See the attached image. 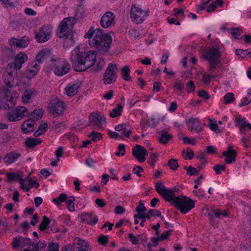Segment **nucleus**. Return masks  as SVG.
Segmentation results:
<instances>
[{
  "instance_id": "1",
  "label": "nucleus",
  "mask_w": 251,
  "mask_h": 251,
  "mask_svg": "<svg viewBox=\"0 0 251 251\" xmlns=\"http://www.w3.org/2000/svg\"><path fill=\"white\" fill-rule=\"evenodd\" d=\"M70 60L75 71H84L92 67L96 61V52L81 50L77 47L72 51Z\"/></svg>"
},
{
  "instance_id": "2",
  "label": "nucleus",
  "mask_w": 251,
  "mask_h": 251,
  "mask_svg": "<svg viewBox=\"0 0 251 251\" xmlns=\"http://www.w3.org/2000/svg\"><path fill=\"white\" fill-rule=\"evenodd\" d=\"M89 39V45L95 47L102 55L106 54L110 49L112 37L108 34H103L100 28L90 29L84 35Z\"/></svg>"
},
{
  "instance_id": "3",
  "label": "nucleus",
  "mask_w": 251,
  "mask_h": 251,
  "mask_svg": "<svg viewBox=\"0 0 251 251\" xmlns=\"http://www.w3.org/2000/svg\"><path fill=\"white\" fill-rule=\"evenodd\" d=\"M16 100L13 97L7 99L2 105L4 109L8 111L6 113L7 118L11 122H16L20 121L28 115L29 113L26 108L24 106H18L14 109Z\"/></svg>"
},
{
  "instance_id": "4",
  "label": "nucleus",
  "mask_w": 251,
  "mask_h": 251,
  "mask_svg": "<svg viewBox=\"0 0 251 251\" xmlns=\"http://www.w3.org/2000/svg\"><path fill=\"white\" fill-rule=\"evenodd\" d=\"M221 53L218 47L210 48L205 52L204 58L209 62V72L210 73L216 68L221 67Z\"/></svg>"
},
{
  "instance_id": "5",
  "label": "nucleus",
  "mask_w": 251,
  "mask_h": 251,
  "mask_svg": "<svg viewBox=\"0 0 251 251\" xmlns=\"http://www.w3.org/2000/svg\"><path fill=\"white\" fill-rule=\"evenodd\" d=\"M172 203L176 207L178 208L180 211L186 214L195 206V203L193 201L189 198L183 196L176 197L171 201Z\"/></svg>"
},
{
  "instance_id": "6",
  "label": "nucleus",
  "mask_w": 251,
  "mask_h": 251,
  "mask_svg": "<svg viewBox=\"0 0 251 251\" xmlns=\"http://www.w3.org/2000/svg\"><path fill=\"white\" fill-rule=\"evenodd\" d=\"M54 74L58 76H62L68 73L70 69L71 65L64 58L55 57L50 65Z\"/></svg>"
},
{
  "instance_id": "7",
  "label": "nucleus",
  "mask_w": 251,
  "mask_h": 251,
  "mask_svg": "<svg viewBox=\"0 0 251 251\" xmlns=\"http://www.w3.org/2000/svg\"><path fill=\"white\" fill-rule=\"evenodd\" d=\"M75 20L72 18H66L60 23L57 29V34L58 37L63 38L70 35L73 32V28Z\"/></svg>"
},
{
  "instance_id": "8",
  "label": "nucleus",
  "mask_w": 251,
  "mask_h": 251,
  "mask_svg": "<svg viewBox=\"0 0 251 251\" xmlns=\"http://www.w3.org/2000/svg\"><path fill=\"white\" fill-rule=\"evenodd\" d=\"M149 16V12L142 10L139 6L132 5L130 9V17L137 24L143 23Z\"/></svg>"
},
{
  "instance_id": "9",
  "label": "nucleus",
  "mask_w": 251,
  "mask_h": 251,
  "mask_svg": "<svg viewBox=\"0 0 251 251\" xmlns=\"http://www.w3.org/2000/svg\"><path fill=\"white\" fill-rule=\"evenodd\" d=\"M118 68L114 63H110L103 75V81L105 84L115 82L117 77Z\"/></svg>"
},
{
  "instance_id": "10",
  "label": "nucleus",
  "mask_w": 251,
  "mask_h": 251,
  "mask_svg": "<svg viewBox=\"0 0 251 251\" xmlns=\"http://www.w3.org/2000/svg\"><path fill=\"white\" fill-rule=\"evenodd\" d=\"M155 190L157 192L167 201H171L175 197L174 192L170 188L166 187L162 183H155Z\"/></svg>"
},
{
  "instance_id": "11",
  "label": "nucleus",
  "mask_w": 251,
  "mask_h": 251,
  "mask_svg": "<svg viewBox=\"0 0 251 251\" xmlns=\"http://www.w3.org/2000/svg\"><path fill=\"white\" fill-rule=\"evenodd\" d=\"M27 55L23 52L19 53L15 55L13 62H10L7 65L8 69H13L15 71L19 70L23 64L27 60Z\"/></svg>"
},
{
  "instance_id": "12",
  "label": "nucleus",
  "mask_w": 251,
  "mask_h": 251,
  "mask_svg": "<svg viewBox=\"0 0 251 251\" xmlns=\"http://www.w3.org/2000/svg\"><path fill=\"white\" fill-rule=\"evenodd\" d=\"M51 32V28L48 25H44L36 33L35 38L40 43H44L50 39Z\"/></svg>"
},
{
  "instance_id": "13",
  "label": "nucleus",
  "mask_w": 251,
  "mask_h": 251,
  "mask_svg": "<svg viewBox=\"0 0 251 251\" xmlns=\"http://www.w3.org/2000/svg\"><path fill=\"white\" fill-rule=\"evenodd\" d=\"M55 56L52 54L51 51L48 49H44L38 52L36 56V61L39 63H42L45 61L48 62L49 65L51 62L53 61Z\"/></svg>"
},
{
  "instance_id": "14",
  "label": "nucleus",
  "mask_w": 251,
  "mask_h": 251,
  "mask_svg": "<svg viewBox=\"0 0 251 251\" xmlns=\"http://www.w3.org/2000/svg\"><path fill=\"white\" fill-rule=\"evenodd\" d=\"M89 124L91 126L99 129H103L105 124V118L100 114L93 113L89 117Z\"/></svg>"
},
{
  "instance_id": "15",
  "label": "nucleus",
  "mask_w": 251,
  "mask_h": 251,
  "mask_svg": "<svg viewBox=\"0 0 251 251\" xmlns=\"http://www.w3.org/2000/svg\"><path fill=\"white\" fill-rule=\"evenodd\" d=\"M186 125L188 129L191 131L200 133L202 130L200 120L198 118L192 117L186 120Z\"/></svg>"
},
{
  "instance_id": "16",
  "label": "nucleus",
  "mask_w": 251,
  "mask_h": 251,
  "mask_svg": "<svg viewBox=\"0 0 251 251\" xmlns=\"http://www.w3.org/2000/svg\"><path fill=\"white\" fill-rule=\"evenodd\" d=\"M49 108L50 113L57 116L60 115L63 112L65 105L63 102L56 99L50 102Z\"/></svg>"
},
{
  "instance_id": "17",
  "label": "nucleus",
  "mask_w": 251,
  "mask_h": 251,
  "mask_svg": "<svg viewBox=\"0 0 251 251\" xmlns=\"http://www.w3.org/2000/svg\"><path fill=\"white\" fill-rule=\"evenodd\" d=\"M132 154L140 162H143L146 160V156L148 153L143 147L136 145L132 149Z\"/></svg>"
},
{
  "instance_id": "18",
  "label": "nucleus",
  "mask_w": 251,
  "mask_h": 251,
  "mask_svg": "<svg viewBox=\"0 0 251 251\" xmlns=\"http://www.w3.org/2000/svg\"><path fill=\"white\" fill-rule=\"evenodd\" d=\"M33 242L29 238L19 237L15 238L12 242L14 248H17L20 246L21 247H27V249H32Z\"/></svg>"
},
{
  "instance_id": "19",
  "label": "nucleus",
  "mask_w": 251,
  "mask_h": 251,
  "mask_svg": "<svg viewBox=\"0 0 251 251\" xmlns=\"http://www.w3.org/2000/svg\"><path fill=\"white\" fill-rule=\"evenodd\" d=\"M115 16L111 12L104 13L100 19V25L103 28H107L114 23Z\"/></svg>"
},
{
  "instance_id": "20",
  "label": "nucleus",
  "mask_w": 251,
  "mask_h": 251,
  "mask_svg": "<svg viewBox=\"0 0 251 251\" xmlns=\"http://www.w3.org/2000/svg\"><path fill=\"white\" fill-rule=\"evenodd\" d=\"M16 72L13 69H8L7 67L3 74V78L4 84L9 87L13 86L14 77Z\"/></svg>"
},
{
  "instance_id": "21",
  "label": "nucleus",
  "mask_w": 251,
  "mask_h": 251,
  "mask_svg": "<svg viewBox=\"0 0 251 251\" xmlns=\"http://www.w3.org/2000/svg\"><path fill=\"white\" fill-rule=\"evenodd\" d=\"M29 39L27 36H24L21 39L12 38L9 41L11 46H14L19 48H25L29 44Z\"/></svg>"
},
{
  "instance_id": "22",
  "label": "nucleus",
  "mask_w": 251,
  "mask_h": 251,
  "mask_svg": "<svg viewBox=\"0 0 251 251\" xmlns=\"http://www.w3.org/2000/svg\"><path fill=\"white\" fill-rule=\"evenodd\" d=\"M79 87L80 83L78 82L70 83L65 87V93L67 96L73 97L77 93Z\"/></svg>"
},
{
  "instance_id": "23",
  "label": "nucleus",
  "mask_w": 251,
  "mask_h": 251,
  "mask_svg": "<svg viewBox=\"0 0 251 251\" xmlns=\"http://www.w3.org/2000/svg\"><path fill=\"white\" fill-rule=\"evenodd\" d=\"M223 154L226 157L225 159V161L226 163L228 164L235 161V157L237 155L235 151L232 149V147L230 146L227 147V151L223 152Z\"/></svg>"
},
{
  "instance_id": "24",
  "label": "nucleus",
  "mask_w": 251,
  "mask_h": 251,
  "mask_svg": "<svg viewBox=\"0 0 251 251\" xmlns=\"http://www.w3.org/2000/svg\"><path fill=\"white\" fill-rule=\"evenodd\" d=\"M237 126L239 127L241 132L243 134L248 129L251 130V124L245 119L239 118L237 119Z\"/></svg>"
},
{
  "instance_id": "25",
  "label": "nucleus",
  "mask_w": 251,
  "mask_h": 251,
  "mask_svg": "<svg viewBox=\"0 0 251 251\" xmlns=\"http://www.w3.org/2000/svg\"><path fill=\"white\" fill-rule=\"evenodd\" d=\"M74 245L76 249L79 251H86L89 248L87 242L79 238H76L74 240Z\"/></svg>"
},
{
  "instance_id": "26",
  "label": "nucleus",
  "mask_w": 251,
  "mask_h": 251,
  "mask_svg": "<svg viewBox=\"0 0 251 251\" xmlns=\"http://www.w3.org/2000/svg\"><path fill=\"white\" fill-rule=\"evenodd\" d=\"M20 156L19 153L12 151L7 153L3 160L7 165H9L16 161Z\"/></svg>"
},
{
  "instance_id": "27",
  "label": "nucleus",
  "mask_w": 251,
  "mask_h": 251,
  "mask_svg": "<svg viewBox=\"0 0 251 251\" xmlns=\"http://www.w3.org/2000/svg\"><path fill=\"white\" fill-rule=\"evenodd\" d=\"M34 121L29 119L24 122L22 125V131L25 133L31 132L34 130Z\"/></svg>"
},
{
  "instance_id": "28",
  "label": "nucleus",
  "mask_w": 251,
  "mask_h": 251,
  "mask_svg": "<svg viewBox=\"0 0 251 251\" xmlns=\"http://www.w3.org/2000/svg\"><path fill=\"white\" fill-rule=\"evenodd\" d=\"M34 92L35 91L33 89H30L26 90L24 92L22 97L23 102L24 103H27L29 102L32 97L34 96Z\"/></svg>"
},
{
  "instance_id": "29",
  "label": "nucleus",
  "mask_w": 251,
  "mask_h": 251,
  "mask_svg": "<svg viewBox=\"0 0 251 251\" xmlns=\"http://www.w3.org/2000/svg\"><path fill=\"white\" fill-rule=\"evenodd\" d=\"M146 210L147 209L144 206L143 201H140L139 205L136 208L137 214L134 216V219L142 218V215H145Z\"/></svg>"
},
{
  "instance_id": "30",
  "label": "nucleus",
  "mask_w": 251,
  "mask_h": 251,
  "mask_svg": "<svg viewBox=\"0 0 251 251\" xmlns=\"http://www.w3.org/2000/svg\"><path fill=\"white\" fill-rule=\"evenodd\" d=\"M237 56L241 59L251 57V49L243 50L242 49H237L235 51Z\"/></svg>"
},
{
  "instance_id": "31",
  "label": "nucleus",
  "mask_w": 251,
  "mask_h": 251,
  "mask_svg": "<svg viewBox=\"0 0 251 251\" xmlns=\"http://www.w3.org/2000/svg\"><path fill=\"white\" fill-rule=\"evenodd\" d=\"M88 224L91 225H95L98 222L97 217L93 213H85L83 215Z\"/></svg>"
},
{
  "instance_id": "32",
  "label": "nucleus",
  "mask_w": 251,
  "mask_h": 251,
  "mask_svg": "<svg viewBox=\"0 0 251 251\" xmlns=\"http://www.w3.org/2000/svg\"><path fill=\"white\" fill-rule=\"evenodd\" d=\"M46 247V243L44 241L39 242L38 244L33 243L32 249H25L24 251H38L39 249H45Z\"/></svg>"
},
{
  "instance_id": "33",
  "label": "nucleus",
  "mask_w": 251,
  "mask_h": 251,
  "mask_svg": "<svg viewBox=\"0 0 251 251\" xmlns=\"http://www.w3.org/2000/svg\"><path fill=\"white\" fill-rule=\"evenodd\" d=\"M172 138V135L166 131H162L158 140L159 142L163 144H167Z\"/></svg>"
},
{
  "instance_id": "34",
  "label": "nucleus",
  "mask_w": 251,
  "mask_h": 251,
  "mask_svg": "<svg viewBox=\"0 0 251 251\" xmlns=\"http://www.w3.org/2000/svg\"><path fill=\"white\" fill-rule=\"evenodd\" d=\"M22 173H8L7 174V177L9 181L17 180L20 182L22 180Z\"/></svg>"
},
{
  "instance_id": "35",
  "label": "nucleus",
  "mask_w": 251,
  "mask_h": 251,
  "mask_svg": "<svg viewBox=\"0 0 251 251\" xmlns=\"http://www.w3.org/2000/svg\"><path fill=\"white\" fill-rule=\"evenodd\" d=\"M123 106L121 104H118L117 107L113 108L110 112V116L112 118L116 117L121 115L123 110Z\"/></svg>"
},
{
  "instance_id": "36",
  "label": "nucleus",
  "mask_w": 251,
  "mask_h": 251,
  "mask_svg": "<svg viewBox=\"0 0 251 251\" xmlns=\"http://www.w3.org/2000/svg\"><path fill=\"white\" fill-rule=\"evenodd\" d=\"M122 76L123 78L126 80L129 81L131 79V77L129 76L130 70L128 66H126L123 67L121 70Z\"/></svg>"
},
{
  "instance_id": "37",
  "label": "nucleus",
  "mask_w": 251,
  "mask_h": 251,
  "mask_svg": "<svg viewBox=\"0 0 251 251\" xmlns=\"http://www.w3.org/2000/svg\"><path fill=\"white\" fill-rule=\"evenodd\" d=\"M75 201L74 197H67L65 202L68 205V208L70 211L73 212L75 210V206L74 201Z\"/></svg>"
},
{
  "instance_id": "38",
  "label": "nucleus",
  "mask_w": 251,
  "mask_h": 251,
  "mask_svg": "<svg viewBox=\"0 0 251 251\" xmlns=\"http://www.w3.org/2000/svg\"><path fill=\"white\" fill-rule=\"evenodd\" d=\"M41 143V141L35 138H28L25 142L26 146L31 148L39 145Z\"/></svg>"
},
{
  "instance_id": "39",
  "label": "nucleus",
  "mask_w": 251,
  "mask_h": 251,
  "mask_svg": "<svg viewBox=\"0 0 251 251\" xmlns=\"http://www.w3.org/2000/svg\"><path fill=\"white\" fill-rule=\"evenodd\" d=\"M145 215L147 219L150 220L152 216L161 217V212L158 210L151 209L146 213Z\"/></svg>"
},
{
  "instance_id": "40",
  "label": "nucleus",
  "mask_w": 251,
  "mask_h": 251,
  "mask_svg": "<svg viewBox=\"0 0 251 251\" xmlns=\"http://www.w3.org/2000/svg\"><path fill=\"white\" fill-rule=\"evenodd\" d=\"M47 127L48 124L47 123H44V124L40 125L38 127V130L34 132V136L36 137L44 134L45 132Z\"/></svg>"
},
{
  "instance_id": "41",
  "label": "nucleus",
  "mask_w": 251,
  "mask_h": 251,
  "mask_svg": "<svg viewBox=\"0 0 251 251\" xmlns=\"http://www.w3.org/2000/svg\"><path fill=\"white\" fill-rule=\"evenodd\" d=\"M234 100L235 98L232 93H228L224 97V103L226 104L230 103Z\"/></svg>"
},
{
  "instance_id": "42",
  "label": "nucleus",
  "mask_w": 251,
  "mask_h": 251,
  "mask_svg": "<svg viewBox=\"0 0 251 251\" xmlns=\"http://www.w3.org/2000/svg\"><path fill=\"white\" fill-rule=\"evenodd\" d=\"M67 195L64 193L61 194L57 198L53 199L52 201L57 205H60L62 202H65Z\"/></svg>"
},
{
  "instance_id": "43",
  "label": "nucleus",
  "mask_w": 251,
  "mask_h": 251,
  "mask_svg": "<svg viewBox=\"0 0 251 251\" xmlns=\"http://www.w3.org/2000/svg\"><path fill=\"white\" fill-rule=\"evenodd\" d=\"M43 112L40 109H38L33 111L31 114V118L33 119L32 120H33L34 121L39 119L40 118H41Z\"/></svg>"
},
{
  "instance_id": "44",
  "label": "nucleus",
  "mask_w": 251,
  "mask_h": 251,
  "mask_svg": "<svg viewBox=\"0 0 251 251\" xmlns=\"http://www.w3.org/2000/svg\"><path fill=\"white\" fill-rule=\"evenodd\" d=\"M89 137L91 138L93 141L96 142L102 138V135L100 133L93 131L89 134Z\"/></svg>"
},
{
  "instance_id": "45",
  "label": "nucleus",
  "mask_w": 251,
  "mask_h": 251,
  "mask_svg": "<svg viewBox=\"0 0 251 251\" xmlns=\"http://www.w3.org/2000/svg\"><path fill=\"white\" fill-rule=\"evenodd\" d=\"M50 223L49 219L45 216L43 217V220L39 226V229L41 231L44 230Z\"/></svg>"
},
{
  "instance_id": "46",
  "label": "nucleus",
  "mask_w": 251,
  "mask_h": 251,
  "mask_svg": "<svg viewBox=\"0 0 251 251\" xmlns=\"http://www.w3.org/2000/svg\"><path fill=\"white\" fill-rule=\"evenodd\" d=\"M182 155L185 159H191L194 156V153L191 150H187L182 151Z\"/></svg>"
},
{
  "instance_id": "47",
  "label": "nucleus",
  "mask_w": 251,
  "mask_h": 251,
  "mask_svg": "<svg viewBox=\"0 0 251 251\" xmlns=\"http://www.w3.org/2000/svg\"><path fill=\"white\" fill-rule=\"evenodd\" d=\"M168 166L170 167V168L173 170H176L178 167V164L177 162V160L175 159H171L169 160Z\"/></svg>"
},
{
  "instance_id": "48",
  "label": "nucleus",
  "mask_w": 251,
  "mask_h": 251,
  "mask_svg": "<svg viewBox=\"0 0 251 251\" xmlns=\"http://www.w3.org/2000/svg\"><path fill=\"white\" fill-rule=\"evenodd\" d=\"M99 243L100 245L105 246L108 241V236L107 235H100L98 239Z\"/></svg>"
},
{
  "instance_id": "49",
  "label": "nucleus",
  "mask_w": 251,
  "mask_h": 251,
  "mask_svg": "<svg viewBox=\"0 0 251 251\" xmlns=\"http://www.w3.org/2000/svg\"><path fill=\"white\" fill-rule=\"evenodd\" d=\"M243 31L239 28H232L230 29V33L236 38L242 33Z\"/></svg>"
},
{
  "instance_id": "50",
  "label": "nucleus",
  "mask_w": 251,
  "mask_h": 251,
  "mask_svg": "<svg viewBox=\"0 0 251 251\" xmlns=\"http://www.w3.org/2000/svg\"><path fill=\"white\" fill-rule=\"evenodd\" d=\"M213 168L216 172L217 175H220L221 174L222 171L225 170L226 166L224 165H217L214 166Z\"/></svg>"
},
{
  "instance_id": "51",
  "label": "nucleus",
  "mask_w": 251,
  "mask_h": 251,
  "mask_svg": "<svg viewBox=\"0 0 251 251\" xmlns=\"http://www.w3.org/2000/svg\"><path fill=\"white\" fill-rule=\"evenodd\" d=\"M222 211L219 209L214 210L208 213V216L210 218H213L214 216L216 218H220L221 215Z\"/></svg>"
},
{
  "instance_id": "52",
  "label": "nucleus",
  "mask_w": 251,
  "mask_h": 251,
  "mask_svg": "<svg viewBox=\"0 0 251 251\" xmlns=\"http://www.w3.org/2000/svg\"><path fill=\"white\" fill-rule=\"evenodd\" d=\"M65 128V125L62 122L54 123L53 126V129L57 131H59Z\"/></svg>"
},
{
  "instance_id": "53",
  "label": "nucleus",
  "mask_w": 251,
  "mask_h": 251,
  "mask_svg": "<svg viewBox=\"0 0 251 251\" xmlns=\"http://www.w3.org/2000/svg\"><path fill=\"white\" fill-rule=\"evenodd\" d=\"M185 169L187 173L190 176L198 174L199 171V170H197L196 168L191 167H185Z\"/></svg>"
},
{
  "instance_id": "54",
  "label": "nucleus",
  "mask_w": 251,
  "mask_h": 251,
  "mask_svg": "<svg viewBox=\"0 0 251 251\" xmlns=\"http://www.w3.org/2000/svg\"><path fill=\"white\" fill-rule=\"evenodd\" d=\"M38 73L37 71V70H33L32 69H30L28 71V72L26 73V76L29 79L32 78L33 77H34Z\"/></svg>"
},
{
  "instance_id": "55",
  "label": "nucleus",
  "mask_w": 251,
  "mask_h": 251,
  "mask_svg": "<svg viewBox=\"0 0 251 251\" xmlns=\"http://www.w3.org/2000/svg\"><path fill=\"white\" fill-rule=\"evenodd\" d=\"M26 179H28V184L31 187L38 188L39 186V184L37 182L36 180H32L31 178H29L28 176L27 177Z\"/></svg>"
},
{
  "instance_id": "56",
  "label": "nucleus",
  "mask_w": 251,
  "mask_h": 251,
  "mask_svg": "<svg viewBox=\"0 0 251 251\" xmlns=\"http://www.w3.org/2000/svg\"><path fill=\"white\" fill-rule=\"evenodd\" d=\"M172 231V230L171 229L166 231V232H164L161 236L158 237V239L160 240H163L167 239L170 235L171 232Z\"/></svg>"
},
{
  "instance_id": "57",
  "label": "nucleus",
  "mask_w": 251,
  "mask_h": 251,
  "mask_svg": "<svg viewBox=\"0 0 251 251\" xmlns=\"http://www.w3.org/2000/svg\"><path fill=\"white\" fill-rule=\"evenodd\" d=\"M105 64L104 60L102 58H100L97 62V68L96 70L97 71L100 70L104 66Z\"/></svg>"
},
{
  "instance_id": "58",
  "label": "nucleus",
  "mask_w": 251,
  "mask_h": 251,
  "mask_svg": "<svg viewBox=\"0 0 251 251\" xmlns=\"http://www.w3.org/2000/svg\"><path fill=\"white\" fill-rule=\"evenodd\" d=\"M156 156L155 154L152 153L150 155L149 160L148 161V164L150 166H153L154 163L156 162Z\"/></svg>"
},
{
  "instance_id": "59",
  "label": "nucleus",
  "mask_w": 251,
  "mask_h": 251,
  "mask_svg": "<svg viewBox=\"0 0 251 251\" xmlns=\"http://www.w3.org/2000/svg\"><path fill=\"white\" fill-rule=\"evenodd\" d=\"M129 34L131 36L134 38H138L141 36L139 31L134 29H132L129 30Z\"/></svg>"
},
{
  "instance_id": "60",
  "label": "nucleus",
  "mask_w": 251,
  "mask_h": 251,
  "mask_svg": "<svg viewBox=\"0 0 251 251\" xmlns=\"http://www.w3.org/2000/svg\"><path fill=\"white\" fill-rule=\"evenodd\" d=\"M48 248V251H59L58 245L53 243L50 244Z\"/></svg>"
},
{
  "instance_id": "61",
  "label": "nucleus",
  "mask_w": 251,
  "mask_h": 251,
  "mask_svg": "<svg viewBox=\"0 0 251 251\" xmlns=\"http://www.w3.org/2000/svg\"><path fill=\"white\" fill-rule=\"evenodd\" d=\"M186 86L188 89V92H191L195 90V86L194 85V82L192 80H190L187 83Z\"/></svg>"
},
{
  "instance_id": "62",
  "label": "nucleus",
  "mask_w": 251,
  "mask_h": 251,
  "mask_svg": "<svg viewBox=\"0 0 251 251\" xmlns=\"http://www.w3.org/2000/svg\"><path fill=\"white\" fill-rule=\"evenodd\" d=\"M198 95L200 97L206 100H207L209 98V96L208 93L203 90H200L198 93Z\"/></svg>"
},
{
  "instance_id": "63",
  "label": "nucleus",
  "mask_w": 251,
  "mask_h": 251,
  "mask_svg": "<svg viewBox=\"0 0 251 251\" xmlns=\"http://www.w3.org/2000/svg\"><path fill=\"white\" fill-rule=\"evenodd\" d=\"M208 126L211 130L215 131L218 128V125L211 120H209Z\"/></svg>"
},
{
  "instance_id": "64",
  "label": "nucleus",
  "mask_w": 251,
  "mask_h": 251,
  "mask_svg": "<svg viewBox=\"0 0 251 251\" xmlns=\"http://www.w3.org/2000/svg\"><path fill=\"white\" fill-rule=\"evenodd\" d=\"M25 13L29 16H35L36 12L31 8H26L24 10Z\"/></svg>"
}]
</instances>
